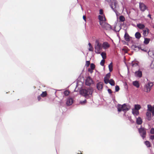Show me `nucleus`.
<instances>
[{"label":"nucleus","instance_id":"f704fd0d","mask_svg":"<svg viewBox=\"0 0 154 154\" xmlns=\"http://www.w3.org/2000/svg\"><path fill=\"white\" fill-rule=\"evenodd\" d=\"M105 60H104V59L102 60L100 63V65L102 66H104L105 63Z\"/></svg>","mask_w":154,"mask_h":154},{"label":"nucleus","instance_id":"6e6552de","mask_svg":"<svg viewBox=\"0 0 154 154\" xmlns=\"http://www.w3.org/2000/svg\"><path fill=\"white\" fill-rule=\"evenodd\" d=\"M93 82V81L90 76L87 77L85 81V85L88 86H90Z\"/></svg>","mask_w":154,"mask_h":154},{"label":"nucleus","instance_id":"c9c22d12","mask_svg":"<svg viewBox=\"0 0 154 154\" xmlns=\"http://www.w3.org/2000/svg\"><path fill=\"white\" fill-rule=\"evenodd\" d=\"M119 89L120 88L119 86L116 85L115 87V91L116 92L118 91H119Z\"/></svg>","mask_w":154,"mask_h":154},{"label":"nucleus","instance_id":"20e7f679","mask_svg":"<svg viewBox=\"0 0 154 154\" xmlns=\"http://www.w3.org/2000/svg\"><path fill=\"white\" fill-rule=\"evenodd\" d=\"M138 132L142 138L144 139L146 135V129L141 126L140 128L138 129Z\"/></svg>","mask_w":154,"mask_h":154},{"label":"nucleus","instance_id":"5fc2aeb1","mask_svg":"<svg viewBox=\"0 0 154 154\" xmlns=\"http://www.w3.org/2000/svg\"><path fill=\"white\" fill-rule=\"evenodd\" d=\"M78 154H80V153H78Z\"/></svg>","mask_w":154,"mask_h":154},{"label":"nucleus","instance_id":"37998d69","mask_svg":"<svg viewBox=\"0 0 154 154\" xmlns=\"http://www.w3.org/2000/svg\"><path fill=\"white\" fill-rule=\"evenodd\" d=\"M150 138L152 140H154V135H151L150 137Z\"/></svg>","mask_w":154,"mask_h":154},{"label":"nucleus","instance_id":"cd10ccee","mask_svg":"<svg viewBox=\"0 0 154 154\" xmlns=\"http://www.w3.org/2000/svg\"><path fill=\"white\" fill-rule=\"evenodd\" d=\"M101 55L103 59H105L106 58V54L105 53L102 52L101 53Z\"/></svg>","mask_w":154,"mask_h":154},{"label":"nucleus","instance_id":"f3484780","mask_svg":"<svg viewBox=\"0 0 154 154\" xmlns=\"http://www.w3.org/2000/svg\"><path fill=\"white\" fill-rule=\"evenodd\" d=\"M143 35L144 37L147 36L149 33V29L146 28V29L143 30Z\"/></svg>","mask_w":154,"mask_h":154},{"label":"nucleus","instance_id":"09e8293b","mask_svg":"<svg viewBox=\"0 0 154 154\" xmlns=\"http://www.w3.org/2000/svg\"><path fill=\"white\" fill-rule=\"evenodd\" d=\"M92 70L91 69V70L90 69H88V71L91 72V73H92Z\"/></svg>","mask_w":154,"mask_h":154},{"label":"nucleus","instance_id":"3c124183","mask_svg":"<svg viewBox=\"0 0 154 154\" xmlns=\"http://www.w3.org/2000/svg\"><path fill=\"white\" fill-rule=\"evenodd\" d=\"M151 52L150 51H148V54H149V53H150Z\"/></svg>","mask_w":154,"mask_h":154},{"label":"nucleus","instance_id":"e433bc0d","mask_svg":"<svg viewBox=\"0 0 154 154\" xmlns=\"http://www.w3.org/2000/svg\"><path fill=\"white\" fill-rule=\"evenodd\" d=\"M90 64V62L89 61H86V62L85 66L87 67H88Z\"/></svg>","mask_w":154,"mask_h":154},{"label":"nucleus","instance_id":"4be33fe9","mask_svg":"<svg viewBox=\"0 0 154 154\" xmlns=\"http://www.w3.org/2000/svg\"><path fill=\"white\" fill-rule=\"evenodd\" d=\"M137 26L140 29H144L145 27V25L142 24H137Z\"/></svg>","mask_w":154,"mask_h":154},{"label":"nucleus","instance_id":"58836bf2","mask_svg":"<svg viewBox=\"0 0 154 154\" xmlns=\"http://www.w3.org/2000/svg\"><path fill=\"white\" fill-rule=\"evenodd\" d=\"M148 109L150 112L151 110V108H152V107L150 105H147Z\"/></svg>","mask_w":154,"mask_h":154},{"label":"nucleus","instance_id":"49530a36","mask_svg":"<svg viewBox=\"0 0 154 154\" xmlns=\"http://www.w3.org/2000/svg\"><path fill=\"white\" fill-rule=\"evenodd\" d=\"M83 19L85 20V21H86V17L84 15L83 17Z\"/></svg>","mask_w":154,"mask_h":154},{"label":"nucleus","instance_id":"bb28decb","mask_svg":"<svg viewBox=\"0 0 154 154\" xmlns=\"http://www.w3.org/2000/svg\"><path fill=\"white\" fill-rule=\"evenodd\" d=\"M145 144L148 147H149L151 146V143L149 141H146L145 142Z\"/></svg>","mask_w":154,"mask_h":154},{"label":"nucleus","instance_id":"72a5a7b5","mask_svg":"<svg viewBox=\"0 0 154 154\" xmlns=\"http://www.w3.org/2000/svg\"><path fill=\"white\" fill-rule=\"evenodd\" d=\"M90 67L92 70H94L95 68V65L93 63H91L90 65Z\"/></svg>","mask_w":154,"mask_h":154},{"label":"nucleus","instance_id":"dca6fc26","mask_svg":"<svg viewBox=\"0 0 154 154\" xmlns=\"http://www.w3.org/2000/svg\"><path fill=\"white\" fill-rule=\"evenodd\" d=\"M136 123L137 124L140 125L142 124L143 121L142 119L140 117L137 118Z\"/></svg>","mask_w":154,"mask_h":154},{"label":"nucleus","instance_id":"a19ab883","mask_svg":"<svg viewBox=\"0 0 154 154\" xmlns=\"http://www.w3.org/2000/svg\"><path fill=\"white\" fill-rule=\"evenodd\" d=\"M110 73H109L107 74L106 75V77H105L109 79L110 77Z\"/></svg>","mask_w":154,"mask_h":154},{"label":"nucleus","instance_id":"0eeeda50","mask_svg":"<svg viewBox=\"0 0 154 154\" xmlns=\"http://www.w3.org/2000/svg\"><path fill=\"white\" fill-rule=\"evenodd\" d=\"M153 85V84L152 83H148L145 86L144 91L146 92H149L151 90V88Z\"/></svg>","mask_w":154,"mask_h":154},{"label":"nucleus","instance_id":"5701e85b","mask_svg":"<svg viewBox=\"0 0 154 154\" xmlns=\"http://www.w3.org/2000/svg\"><path fill=\"white\" fill-rule=\"evenodd\" d=\"M135 35L136 38L138 39H139L141 36L140 33L138 32H136L135 34Z\"/></svg>","mask_w":154,"mask_h":154},{"label":"nucleus","instance_id":"aec40b11","mask_svg":"<svg viewBox=\"0 0 154 154\" xmlns=\"http://www.w3.org/2000/svg\"><path fill=\"white\" fill-rule=\"evenodd\" d=\"M133 84L134 86L136 87L137 88L139 87L140 84L137 81H134L133 82Z\"/></svg>","mask_w":154,"mask_h":154},{"label":"nucleus","instance_id":"b1692460","mask_svg":"<svg viewBox=\"0 0 154 154\" xmlns=\"http://www.w3.org/2000/svg\"><path fill=\"white\" fill-rule=\"evenodd\" d=\"M141 108V107L140 105L136 104L134 105V109L139 111V110Z\"/></svg>","mask_w":154,"mask_h":154},{"label":"nucleus","instance_id":"603ef678","mask_svg":"<svg viewBox=\"0 0 154 154\" xmlns=\"http://www.w3.org/2000/svg\"><path fill=\"white\" fill-rule=\"evenodd\" d=\"M133 46V47H134V48H135L136 47V46L134 45Z\"/></svg>","mask_w":154,"mask_h":154},{"label":"nucleus","instance_id":"4468645a","mask_svg":"<svg viewBox=\"0 0 154 154\" xmlns=\"http://www.w3.org/2000/svg\"><path fill=\"white\" fill-rule=\"evenodd\" d=\"M102 45L103 48L105 49L109 48L110 46L109 44L107 42H104Z\"/></svg>","mask_w":154,"mask_h":154},{"label":"nucleus","instance_id":"6e6d98bb","mask_svg":"<svg viewBox=\"0 0 154 154\" xmlns=\"http://www.w3.org/2000/svg\"><path fill=\"white\" fill-rule=\"evenodd\" d=\"M153 27L154 28V25L153 26Z\"/></svg>","mask_w":154,"mask_h":154},{"label":"nucleus","instance_id":"1a4fd4ad","mask_svg":"<svg viewBox=\"0 0 154 154\" xmlns=\"http://www.w3.org/2000/svg\"><path fill=\"white\" fill-rule=\"evenodd\" d=\"M139 7L141 11H144L146 9V5L143 3H139Z\"/></svg>","mask_w":154,"mask_h":154},{"label":"nucleus","instance_id":"c03bdc74","mask_svg":"<svg viewBox=\"0 0 154 154\" xmlns=\"http://www.w3.org/2000/svg\"><path fill=\"white\" fill-rule=\"evenodd\" d=\"M108 91L109 94H112V93L111 90L110 89H108Z\"/></svg>","mask_w":154,"mask_h":154},{"label":"nucleus","instance_id":"de8ad7c7","mask_svg":"<svg viewBox=\"0 0 154 154\" xmlns=\"http://www.w3.org/2000/svg\"><path fill=\"white\" fill-rule=\"evenodd\" d=\"M37 98L38 101H40V100L41 99V98L40 96H38Z\"/></svg>","mask_w":154,"mask_h":154},{"label":"nucleus","instance_id":"8fccbe9b","mask_svg":"<svg viewBox=\"0 0 154 154\" xmlns=\"http://www.w3.org/2000/svg\"><path fill=\"white\" fill-rule=\"evenodd\" d=\"M141 49V50H142V51H144L145 52H147V50H146V49Z\"/></svg>","mask_w":154,"mask_h":154},{"label":"nucleus","instance_id":"473e14b6","mask_svg":"<svg viewBox=\"0 0 154 154\" xmlns=\"http://www.w3.org/2000/svg\"><path fill=\"white\" fill-rule=\"evenodd\" d=\"M70 92L69 91L67 90L64 91V94L65 96H67L69 94Z\"/></svg>","mask_w":154,"mask_h":154},{"label":"nucleus","instance_id":"9b49d317","mask_svg":"<svg viewBox=\"0 0 154 154\" xmlns=\"http://www.w3.org/2000/svg\"><path fill=\"white\" fill-rule=\"evenodd\" d=\"M103 87V83L101 82H99L97 85V88L98 90H101Z\"/></svg>","mask_w":154,"mask_h":154},{"label":"nucleus","instance_id":"ddd939ff","mask_svg":"<svg viewBox=\"0 0 154 154\" xmlns=\"http://www.w3.org/2000/svg\"><path fill=\"white\" fill-rule=\"evenodd\" d=\"M73 103V99L72 98L68 99L66 102V104L68 106L71 105Z\"/></svg>","mask_w":154,"mask_h":154},{"label":"nucleus","instance_id":"9d476101","mask_svg":"<svg viewBox=\"0 0 154 154\" xmlns=\"http://www.w3.org/2000/svg\"><path fill=\"white\" fill-rule=\"evenodd\" d=\"M103 16H104V17H103V15L101 16L100 15H99L98 16V19L99 20V23L100 25L101 24L100 23H103L104 22H105L104 21H105L106 20V18L105 17V16L104 15H103Z\"/></svg>","mask_w":154,"mask_h":154},{"label":"nucleus","instance_id":"a18cd8bd","mask_svg":"<svg viewBox=\"0 0 154 154\" xmlns=\"http://www.w3.org/2000/svg\"><path fill=\"white\" fill-rule=\"evenodd\" d=\"M87 102V101L86 100H85L81 102V103L82 104H84L85 103H86Z\"/></svg>","mask_w":154,"mask_h":154},{"label":"nucleus","instance_id":"f257e3e1","mask_svg":"<svg viewBox=\"0 0 154 154\" xmlns=\"http://www.w3.org/2000/svg\"><path fill=\"white\" fill-rule=\"evenodd\" d=\"M93 89L92 88H89L87 89H83L80 91V94L85 98L90 97L92 96Z\"/></svg>","mask_w":154,"mask_h":154},{"label":"nucleus","instance_id":"7c9ffc66","mask_svg":"<svg viewBox=\"0 0 154 154\" xmlns=\"http://www.w3.org/2000/svg\"><path fill=\"white\" fill-rule=\"evenodd\" d=\"M120 21L121 22H124L125 20V18L123 16H121L119 18Z\"/></svg>","mask_w":154,"mask_h":154},{"label":"nucleus","instance_id":"c85d7f7f","mask_svg":"<svg viewBox=\"0 0 154 154\" xmlns=\"http://www.w3.org/2000/svg\"><path fill=\"white\" fill-rule=\"evenodd\" d=\"M88 45L89 47V48L88 49L89 51H93L94 49L91 44L90 43H89L88 44Z\"/></svg>","mask_w":154,"mask_h":154},{"label":"nucleus","instance_id":"6ab92c4d","mask_svg":"<svg viewBox=\"0 0 154 154\" xmlns=\"http://www.w3.org/2000/svg\"><path fill=\"white\" fill-rule=\"evenodd\" d=\"M132 113L134 116H138L139 114V111L134 109H132Z\"/></svg>","mask_w":154,"mask_h":154},{"label":"nucleus","instance_id":"a878e982","mask_svg":"<svg viewBox=\"0 0 154 154\" xmlns=\"http://www.w3.org/2000/svg\"><path fill=\"white\" fill-rule=\"evenodd\" d=\"M112 67V63L111 62L109 65V68L110 72H112L113 70Z\"/></svg>","mask_w":154,"mask_h":154},{"label":"nucleus","instance_id":"393cba45","mask_svg":"<svg viewBox=\"0 0 154 154\" xmlns=\"http://www.w3.org/2000/svg\"><path fill=\"white\" fill-rule=\"evenodd\" d=\"M109 83L112 86H114L115 85V82L112 79H110L109 80Z\"/></svg>","mask_w":154,"mask_h":154},{"label":"nucleus","instance_id":"39448f33","mask_svg":"<svg viewBox=\"0 0 154 154\" xmlns=\"http://www.w3.org/2000/svg\"><path fill=\"white\" fill-rule=\"evenodd\" d=\"M109 5L112 10L115 12L116 11V8L118 6V1L116 0H113Z\"/></svg>","mask_w":154,"mask_h":154},{"label":"nucleus","instance_id":"412c9836","mask_svg":"<svg viewBox=\"0 0 154 154\" xmlns=\"http://www.w3.org/2000/svg\"><path fill=\"white\" fill-rule=\"evenodd\" d=\"M150 40V38H145L143 43L145 45H147L149 43Z\"/></svg>","mask_w":154,"mask_h":154},{"label":"nucleus","instance_id":"4c0bfd02","mask_svg":"<svg viewBox=\"0 0 154 154\" xmlns=\"http://www.w3.org/2000/svg\"><path fill=\"white\" fill-rule=\"evenodd\" d=\"M150 133L151 134H154V128H152L150 131Z\"/></svg>","mask_w":154,"mask_h":154},{"label":"nucleus","instance_id":"79ce46f5","mask_svg":"<svg viewBox=\"0 0 154 154\" xmlns=\"http://www.w3.org/2000/svg\"><path fill=\"white\" fill-rule=\"evenodd\" d=\"M99 14H100L102 15L103 14V9H100L99 11Z\"/></svg>","mask_w":154,"mask_h":154},{"label":"nucleus","instance_id":"a211bd4d","mask_svg":"<svg viewBox=\"0 0 154 154\" xmlns=\"http://www.w3.org/2000/svg\"><path fill=\"white\" fill-rule=\"evenodd\" d=\"M146 115L147 117V119L148 120H150L151 119V113L150 112H146Z\"/></svg>","mask_w":154,"mask_h":154},{"label":"nucleus","instance_id":"864d4df0","mask_svg":"<svg viewBox=\"0 0 154 154\" xmlns=\"http://www.w3.org/2000/svg\"><path fill=\"white\" fill-rule=\"evenodd\" d=\"M79 153H80V154H82V153L81 152V151H79Z\"/></svg>","mask_w":154,"mask_h":154},{"label":"nucleus","instance_id":"2f4dec72","mask_svg":"<svg viewBox=\"0 0 154 154\" xmlns=\"http://www.w3.org/2000/svg\"><path fill=\"white\" fill-rule=\"evenodd\" d=\"M104 83L106 84H107L108 83H109V79L106 77H105L104 78Z\"/></svg>","mask_w":154,"mask_h":154},{"label":"nucleus","instance_id":"f03ea898","mask_svg":"<svg viewBox=\"0 0 154 154\" xmlns=\"http://www.w3.org/2000/svg\"><path fill=\"white\" fill-rule=\"evenodd\" d=\"M130 107L127 106L125 103H124L122 105L118 104L117 105V109L118 111L119 112H120L121 111H127L130 109Z\"/></svg>","mask_w":154,"mask_h":154},{"label":"nucleus","instance_id":"2eb2a0df","mask_svg":"<svg viewBox=\"0 0 154 154\" xmlns=\"http://www.w3.org/2000/svg\"><path fill=\"white\" fill-rule=\"evenodd\" d=\"M135 75L136 77L140 78L142 76V72L141 71H136L135 72Z\"/></svg>","mask_w":154,"mask_h":154},{"label":"nucleus","instance_id":"c756f323","mask_svg":"<svg viewBox=\"0 0 154 154\" xmlns=\"http://www.w3.org/2000/svg\"><path fill=\"white\" fill-rule=\"evenodd\" d=\"M47 92L46 91L43 92L42 94H41V96L43 97H45L47 96Z\"/></svg>","mask_w":154,"mask_h":154},{"label":"nucleus","instance_id":"f8f14e48","mask_svg":"<svg viewBox=\"0 0 154 154\" xmlns=\"http://www.w3.org/2000/svg\"><path fill=\"white\" fill-rule=\"evenodd\" d=\"M124 38L125 40L129 42L130 40V37L129 35L127 33L126 31L125 32V34L124 35Z\"/></svg>","mask_w":154,"mask_h":154},{"label":"nucleus","instance_id":"ea45409f","mask_svg":"<svg viewBox=\"0 0 154 154\" xmlns=\"http://www.w3.org/2000/svg\"><path fill=\"white\" fill-rule=\"evenodd\" d=\"M151 112L152 114L153 115H154V106L152 107V108H151Z\"/></svg>","mask_w":154,"mask_h":154},{"label":"nucleus","instance_id":"7ed1b4c3","mask_svg":"<svg viewBox=\"0 0 154 154\" xmlns=\"http://www.w3.org/2000/svg\"><path fill=\"white\" fill-rule=\"evenodd\" d=\"M95 52L97 54H99L100 53V51L102 49V44L100 43L97 40L95 41Z\"/></svg>","mask_w":154,"mask_h":154},{"label":"nucleus","instance_id":"423d86ee","mask_svg":"<svg viewBox=\"0 0 154 154\" xmlns=\"http://www.w3.org/2000/svg\"><path fill=\"white\" fill-rule=\"evenodd\" d=\"M101 24L100 25L104 29L106 30H110L111 29V27L110 25L106 23L105 22L103 23H100Z\"/></svg>","mask_w":154,"mask_h":154}]
</instances>
